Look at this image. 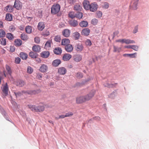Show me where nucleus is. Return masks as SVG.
I'll use <instances>...</instances> for the list:
<instances>
[{
    "label": "nucleus",
    "mask_w": 149,
    "mask_h": 149,
    "mask_svg": "<svg viewBox=\"0 0 149 149\" xmlns=\"http://www.w3.org/2000/svg\"><path fill=\"white\" fill-rule=\"evenodd\" d=\"M86 44L88 46H90L91 45V41L89 39H87L86 42Z\"/></svg>",
    "instance_id": "052dcab7"
},
{
    "label": "nucleus",
    "mask_w": 149,
    "mask_h": 149,
    "mask_svg": "<svg viewBox=\"0 0 149 149\" xmlns=\"http://www.w3.org/2000/svg\"><path fill=\"white\" fill-rule=\"evenodd\" d=\"M67 72L65 68L64 67L59 68L58 69V72L60 74H65Z\"/></svg>",
    "instance_id": "9b49d317"
},
{
    "label": "nucleus",
    "mask_w": 149,
    "mask_h": 149,
    "mask_svg": "<svg viewBox=\"0 0 149 149\" xmlns=\"http://www.w3.org/2000/svg\"><path fill=\"white\" fill-rule=\"evenodd\" d=\"M96 90L93 89L86 95L81 96L76 98V102L77 104H81L91 100L94 96Z\"/></svg>",
    "instance_id": "f257e3e1"
},
{
    "label": "nucleus",
    "mask_w": 149,
    "mask_h": 149,
    "mask_svg": "<svg viewBox=\"0 0 149 149\" xmlns=\"http://www.w3.org/2000/svg\"><path fill=\"white\" fill-rule=\"evenodd\" d=\"M60 6L58 3L54 4L51 8V13L53 14H56L60 11Z\"/></svg>",
    "instance_id": "20e7f679"
},
{
    "label": "nucleus",
    "mask_w": 149,
    "mask_h": 149,
    "mask_svg": "<svg viewBox=\"0 0 149 149\" xmlns=\"http://www.w3.org/2000/svg\"><path fill=\"white\" fill-rule=\"evenodd\" d=\"M83 16V13L81 12H78L75 14V17L79 19L81 18Z\"/></svg>",
    "instance_id": "ea45409f"
},
{
    "label": "nucleus",
    "mask_w": 149,
    "mask_h": 149,
    "mask_svg": "<svg viewBox=\"0 0 149 149\" xmlns=\"http://www.w3.org/2000/svg\"><path fill=\"white\" fill-rule=\"evenodd\" d=\"M45 28L44 23L42 22H40L38 25V29L40 31H42Z\"/></svg>",
    "instance_id": "6ab92c4d"
},
{
    "label": "nucleus",
    "mask_w": 149,
    "mask_h": 149,
    "mask_svg": "<svg viewBox=\"0 0 149 149\" xmlns=\"http://www.w3.org/2000/svg\"><path fill=\"white\" fill-rule=\"evenodd\" d=\"M138 25L136 26L133 30V33H135L138 31Z\"/></svg>",
    "instance_id": "0e129e2a"
},
{
    "label": "nucleus",
    "mask_w": 149,
    "mask_h": 149,
    "mask_svg": "<svg viewBox=\"0 0 149 149\" xmlns=\"http://www.w3.org/2000/svg\"><path fill=\"white\" fill-rule=\"evenodd\" d=\"M49 31L46 30L42 32V35L44 36H47L49 35Z\"/></svg>",
    "instance_id": "c03bdc74"
},
{
    "label": "nucleus",
    "mask_w": 149,
    "mask_h": 149,
    "mask_svg": "<svg viewBox=\"0 0 149 149\" xmlns=\"http://www.w3.org/2000/svg\"><path fill=\"white\" fill-rule=\"evenodd\" d=\"M70 41L68 39L65 38L62 40L61 45H68Z\"/></svg>",
    "instance_id": "4be33fe9"
},
{
    "label": "nucleus",
    "mask_w": 149,
    "mask_h": 149,
    "mask_svg": "<svg viewBox=\"0 0 149 149\" xmlns=\"http://www.w3.org/2000/svg\"><path fill=\"white\" fill-rule=\"evenodd\" d=\"M19 56L22 59L26 60L27 58L28 55L26 53L21 52L19 54Z\"/></svg>",
    "instance_id": "a878e982"
},
{
    "label": "nucleus",
    "mask_w": 149,
    "mask_h": 149,
    "mask_svg": "<svg viewBox=\"0 0 149 149\" xmlns=\"http://www.w3.org/2000/svg\"><path fill=\"white\" fill-rule=\"evenodd\" d=\"M129 39H123V43H125L126 44H129Z\"/></svg>",
    "instance_id": "338daca9"
},
{
    "label": "nucleus",
    "mask_w": 149,
    "mask_h": 149,
    "mask_svg": "<svg viewBox=\"0 0 149 149\" xmlns=\"http://www.w3.org/2000/svg\"><path fill=\"white\" fill-rule=\"evenodd\" d=\"M54 39L56 42H60L61 41V37L59 35L56 36L54 37Z\"/></svg>",
    "instance_id": "09e8293b"
},
{
    "label": "nucleus",
    "mask_w": 149,
    "mask_h": 149,
    "mask_svg": "<svg viewBox=\"0 0 149 149\" xmlns=\"http://www.w3.org/2000/svg\"><path fill=\"white\" fill-rule=\"evenodd\" d=\"M84 49V46L81 43H77L75 45L74 49L77 52H81Z\"/></svg>",
    "instance_id": "6e6552de"
},
{
    "label": "nucleus",
    "mask_w": 149,
    "mask_h": 149,
    "mask_svg": "<svg viewBox=\"0 0 149 149\" xmlns=\"http://www.w3.org/2000/svg\"><path fill=\"white\" fill-rule=\"evenodd\" d=\"M51 47V43L49 41H47L45 44V47L47 49Z\"/></svg>",
    "instance_id": "5fc2aeb1"
},
{
    "label": "nucleus",
    "mask_w": 149,
    "mask_h": 149,
    "mask_svg": "<svg viewBox=\"0 0 149 149\" xmlns=\"http://www.w3.org/2000/svg\"><path fill=\"white\" fill-rule=\"evenodd\" d=\"M25 84L24 81L22 80H20L18 81L17 83V85L19 87H22Z\"/></svg>",
    "instance_id": "bb28decb"
},
{
    "label": "nucleus",
    "mask_w": 149,
    "mask_h": 149,
    "mask_svg": "<svg viewBox=\"0 0 149 149\" xmlns=\"http://www.w3.org/2000/svg\"><path fill=\"white\" fill-rule=\"evenodd\" d=\"M138 1L139 0H132L130 6V7L131 9L134 10H136L137 9Z\"/></svg>",
    "instance_id": "423d86ee"
},
{
    "label": "nucleus",
    "mask_w": 149,
    "mask_h": 149,
    "mask_svg": "<svg viewBox=\"0 0 149 149\" xmlns=\"http://www.w3.org/2000/svg\"><path fill=\"white\" fill-rule=\"evenodd\" d=\"M5 10L8 12H11L13 11V8L12 7L8 5L6 6L5 8Z\"/></svg>",
    "instance_id": "4c0bfd02"
},
{
    "label": "nucleus",
    "mask_w": 149,
    "mask_h": 149,
    "mask_svg": "<svg viewBox=\"0 0 149 149\" xmlns=\"http://www.w3.org/2000/svg\"><path fill=\"white\" fill-rule=\"evenodd\" d=\"M113 52H120L121 48L115 46H113Z\"/></svg>",
    "instance_id": "79ce46f5"
},
{
    "label": "nucleus",
    "mask_w": 149,
    "mask_h": 149,
    "mask_svg": "<svg viewBox=\"0 0 149 149\" xmlns=\"http://www.w3.org/2000/svg\"><path fill=\"white\" fill-rule=\"evenodd\" d=\"M16 29V27L15 26L13 25H10L9 27V30L10 32H13Z\"/></svg>",
    "instance_id": "3c124183"
},
{
    "label": "nucleus",
    "mask_w": 149,
    "mask_h": 149,
    "mask_svg": "<svg viewBox=\"0 0 149 149\" xmlns=\"http://www.w3.org/2000/svg\"><path fill=\"white\" fill-rule=\"evenodd\" d=\"M98 22V20L96 19L93 18L91 20V24L94 25H96Z\"/></svg>",
    "instance_id": "8fccbe9b"
},
{
    "label": "nucleus",
    "mask_w": 149,
    "mask_h": 149,
    "mask_svg": "<svg viewBox=\"0 0 149 149\" xmlns=\"http://www.w3.org/2000/svg\"><path fill=\"white\" fill-rule=\"evenodd\" d=\"M34 41L36 43L38 44L40 42V39L38 37H36L34 38Z\"/></svg>",
    "instance_id": "13d9d810"
},
{
    "label": "nucleus",
    "mask_w": 149,
    "mask_h": 149,
    "mask_svg": "<svg viewBox=\"0 0 149 149\" xmlns=\"http://www.w3.org/2000/svg\"><path fill=\"white\" fill-rule=\"evenodd\" d=\"M27 106L31 111L34 112H41L45 109V107L43 105H39L36 106L35 105L29 104Z\"/></svg>",
    "instance_id": "f03ea898"
},
{
    "label": "nucleus",
    "mask_w": 149,
    "mask_h": 149,
    "mask_svg": "<svg viewBox=\"0 0 149 149\" xmlns=\"http://www.w3.org/2000/svg\"><path fill=\"white\" fill-rule=\"evenodd\" d=\"M109 6V3L106 2L104 3L102 5V8L105 9H107L108 8Z\"/></svg>",
    "instance_id": "a18cd8bd"
},
{
    "label": "nucleus",
    "mask_w": 149,
    "mask_h": 149,
    "mask_svg": "<svg viewBox=\"0 0 149 149\" xmlns=\"http://www.w3.org/2000/svg\"><path fill=\"white\" fill-rule=\"evenodd\" d=\"M70 25L73 27H75L78 25V22L77 20H70L69 22Z\"/></svg>",
    "instance_id": "412c9836"
},
{
    "label": "nucleus",
    "mask_w": 149,
    "mask_h": 149,
    "mask_svg": "<svg viewBox=\"0 0 149 149\" xmlns=\"http://www.w3.org/2000/svg\"><path fill=\"white\" fill-rule=\"evenodd\" d=\"M32 50L35 52H39L40 50V47L38 45H34L32 47Z\"/></svg>",
    "instance_id": "5701e85b"
},
{
    "label": "nucleus",
    "mask_w": 149,
    "mask_h": 149,
    "mask_svg": "<svg viewBox=\"0 0 149 149\" xmlns=\"http://www.w3.org/2000/svg\"><path fill=\"white\" fill-rule=\"evenodd\" d=\"M116 94V91H114L112 93L109 95V97L111 98H113Z\"/></svg>",
    "instance_id": "49530a36"
},
{
    "label": "nucleus",
    "mask_w": 149,
    "mask_h": 149,
    "mask_svg": "<svg viewBox=\"0 0 149 149\" xmlns=\"http://www.w3.org/2000/svg\"><path fill=\"white\" fill-rule=\"evenodd\" d=\"M97 17L98 18H100L102 16V12L100 11H98L97 12Z\"/></svg>",
    "instance_id": "680f3d73"
},
{
    "label": "nucleus",
    "mask_w": 149,
    "mask_h": 149,
    "mask_svg": "<svg viewBox=\"0 0 149 149\" xmlns=\"http://www.w3.org/2000/svg\"><path fill=\"white\" fill-rule=\"evenodd\" d=\"M73 113L72 112H69L66 113L65 115V117H70L73 115Z\"/></svg>",
    "instance_id": "bf43d9fd"
},
{
    "label": "nucleus",
    "mask_w": 149,
    "mask_h": 149,
    "mask_svg": "<svg viewBox=\"0 0 149 149\" xmlns=\"http://www.w3.org/2000/svg\"><path fill=\"white\" fill-rule=\"evenodd\" d=\"M1 44L3 46L6 45V39L4 38H1L0 40Z\"/></svg>",
    "instance_id": "603ef678"
},
{
    "label": "nucleus",
    "mask_w": 149,
    "mask_h": 149,
    "mask_svg": "<svg viewBox=\"0 0 149 149\" xmlns=\"http://www.w3.org/2000/svg\"><path fill=\"white\" fill-rule=\"evenodd\" d=\"M117 83L114 84H109L107 83L104 84V87H107L108 88H113L116 86L117 85Z\"/></svg>",
    "instance_id": "393cba45"
},
{
    "label": "nucleus",
    "mask_w": 149,
    "mask_h": 149,
    "mask_svg": "<svg viewBox=\"0 0 149 149\" xmlns=\"http://www.w3.org/2000/svg\"><path fill=\"white\" fill-rule=\"evenodd\" d=\"M6 19L8 21H11L12 19V16L10 13H7L6 14Z\"/></svg>",
    "instance_id": "f704fd0d"
},
{
    "label": "nucleus",
    "mask_w": 149,
    "mask_h": 149,
    "mask_svg": "<svg viewBox=\"0 0 149 149\" xmlns=\"http://www.w3.org/2000/svg\"><path fill=\"white\" fill-rule=\"evenodd\" d=\"M20 2L19 1H15L14 3V7L17 10H19L21 8V6L20 4Z\"/></svg>",
    "instance_id": "aec40b11"
},
{
    "label": "nucleus",
    "mask_w": 149,
    "mask_h": 149,
    "mask_svg": "<svg viewBox=\"0 0 149 149\" xmlns=\"http://www.w3.org/2000/svg\"><path fill=\"white\" fill-rule=\"evenodd\" d=\"M77 77L79 79L82 78L83 77V75L82 73L78 72L76 74Z\"/></svg>",
    "instance_id": "864d4df0"
},
{
    "label": "nucleus",
    "mask_w": 149,
    "mask_h": 149,
    "mask_svg": "<svg viewBox=\"0 0 149 149\" xmlns=\"http://www.w3.org/2000/svg\"><path fill=\"white\" fill-rule=\"evenodd\" d=\"M25 31L28 34L31 33L32 31V27L31 26H26L25 28Z\"/></svg>",
    "instance_id": "7c9ffc66"
},
{
    "label": "nucleus",
    "mask_w": 149,
    "mask_h": 149,
    "mask_svg": "<svg viewBox=\"0 0 149 149\" xmlns=\"http://www.w3.org/2000/svg\"><path fill=\"white\" fill-rule=\"evenodd\" d=\"M20 37L22 40L24 41L27 40L28 39L27 35L24 33L21 34Z\"/></svg>",
    "instance_id": "72a5a7b5"
},
{
    "label": "nucleus",
    "mask_w": 149,
    "mask_h": 149,
    "mask_svg": "<svg viewBox=\"0 0 149 149\" xmlns=\"http://www.w3.org/2000/svg\"><path fill=\"white\" fill-rule=\"evenodd\" d=\"M90 32V30L88 28H85L83 29L81 31L82 35L86 36H87L89 35Z\"/></svg>",
    "instance_id": "f3484780"
},
{
    "label": "nucleus",
    "mask_w": 149,
    "mask_h": 149,
    "mask_svg": "<svg viewBox=\"0 0 149 149\" xmlns=\"http://www.w3.org/2000/svg\"><path fill=\"white\" fill-rule=\"evenodd\" d=\"M6 68L7 72L10 75L12 73V71H11L10 67L9 65H6Z\"/></svg>",
    "instance_id": "37998d69"
},
{
    "label": "nucleus",
    "mask_w": 149,
    "mask_h": 149,
    "mask_svg": "<svg viewBox=\"0 0 149 149\" xmlns=\"http://www.w3.org/2000/svg\"><path fill=\"white\" fill-rule=\"evenodd\" d=\"M20 58L18 57H17V58H16L15 60V62L17 64H19L20 63Z\"/></svg>",
    "instance_id": "69168bd1"
},
{
    "label": "nucleus",
    "mask_w": 149,
    "mask_h": 149,
    "mask_svg": "<svg viewBox=\"0 0 149 149\" xmlns=\"http://www.w3.org/2000/svg\"><path fill=\"white\" fill-rule=\"evenodd\" d=\"M3 87H1L2 91L3 93V95L5 96H6L8 95V87L7 83H6L5 84L3 85Z\"/></svg>",
    "instance_id": "39448f33"
},
{
    "label": "nucleus",
    "mask_w": 149,
    "mask_h": 149,
    "mask_svg": "<svg viewBox=\"0 0 149 149\" xmlns=\"http://www.w3.org/2000/svg\"><path fill=\"white\" fill-rule=\"evenodd\" d=\"M33 71V69L30 66H28L27 68V72L31 74Z\"/></svg>",
    "instance_id": "de8ad7c7"
},
{
    "label": "nucleus",
    "mask_w": 149,
    "mask_h": 149,
    "mask_svg": "<svg viewBox=\"0 0 149 149\" xmlns=\"http://www.w3.org/2000/svg\"><path fill=\"white\" fill-rule=\"evenodd\" d=\"M29 56L32 58H37L38 55L36 53L33 52H30L29 53Z\"/></svg>",
    "instance_id": "473e14b6"
},
{
    "label": "nucleus",
    "mask_w": 149,
    "mask_h": 149,
    "mask_svg": "<svg viewBox=\"0 0 149 149\" xmlns=\"http://www.w3.org/2000/svg\"><path fill=\"white\" fill-rule=\"evenodd\" d=\"M73 36L75 40H78L79 38L80 34L78 32H75L73 33Z\"/></svg>",
    "instance_id": "58836bf2"
},
{
    "label": "nucleus",
    "mask_w": 149,
    "mask_h": 149,
    "mask_svg": "<svg viewBox=\"0 0 149 149\" xmlns=\"http://www.w3.org/2000/svg\"><path fill=\"white\" fill-rule=\"evenodd\" d=\"M54 52L55 54L57 55H59L61 54L62 50L61 48L58 47L56 48L54 50Z\"/></svg>",
    "instance_id": "b1692460"
},
{
    "label": "nucleus",
    "mask_w": 149,
    "mask_h": 149,
    "mask_svg": "<svg viewBox=\"0 0 149 149\" xmlns=\"http://www.w3.org/2000/svg\"><path fill=\"white\" fill-rule=\"evenodd\" d=\"M65 49L68 52H71L73 50V48L72 45L68 44L65 46Z\"/></svg>",
    "instance_id": "a211bd4d"
},
{
    "label": "nucleus",
    "mask_w": 149,
    "mask_h": 149,
    "mask_svg": "<svg viewBox=\"0 0 149 149\" xmlns=\"http://www.w3.org/2000/svg\"><path fill=\"white\" fill-rule=\"evenodd\" d=\"M15 48L14 46H11L10 48V51L11 52H13L15 51Z\"/></svg>",
    "instance_id": "774afa93"
},
{
    "label": "nucleus",
    "mask_w": 149,
    "mask_h": 149,
    "mask_svg": "<svg viewBox=\"0 0 149 149\" xmlns=\"http://www.w3.org/2000/svg\"><path fill=\"white\" fill-rule=\"evenodd\" d=\"M82 9V6L81 5L77 4L74 6V9L76 11H81Z\"/></svg>",
    "instance_id": "c85d7f7f"
},
{
    "label": "nucleus",
    "mask_w": 149,
    "mask_h": 149,
    "mask_svg": "<svg viewBox=\"0 0 149 149\" xmlns=\"http://www.w3.org/2000/svg\"><path fill=\"white\" fill-rule=\"evenodd\" d=\"M70 31L68 29H65L62 32L63 35L66 37H69L70 35Z\"/></svg>",
    "instance_id": "9d476101"
},
{
    "label": "nucleus",
    "mask_w": 149,
    "mask_h": 149,
    "mask_svg": "<svg viewBox=\"0 0 149 149\" xmlns=\"http://www.w3.org/2000/svg\"><path fill=\"white\" fill-rule=\"evenodd\" d=\"M139 48L138 46L135 45H132V49L135 51H137Z\"/></svg>",
    "instance_id": "4d7b16f0"
},
{
    "label": "nucleus",
    "mask_w": 149,
    "mask_h": 149,
    "mask_svg": "<svg viewBox=\"0 0 149 149\" xmlns=\"http://www.w3.org/2000/svg\"><path fill=\"white\" fill-rule=\"evenodd\" d=\"M61 63V61L59 59H55L52 62V65L53 66L56 67L58 66Z\"/></svg>",
    "instance_id": "ddd939ff"
},
{
    "label": "nucleus",
    "mask_w": 149,
    "mask_h": 149,
    "mask_svg": "<svg viewBox=\"0 0 149 149\" xmlns=\"http://www.w3.org/2000/svg\"><path fill=\"white\" fill-rule=\"evenodd\" d=\"M6 35L5 31L3 29H0V38L4 37Z\"/></svg>",
    "instance_id": "a19ab883"
},
{
    "label": "nucleus",
    "mask_w": 149,
    "mask_h": 149,
    "mask_svg": "<svg viewBox=\"0 0 149 149\" xmlns=\"http://www.w3.org/2000/svg\"><path fill=\"white\" fill-rule=\"evenodd\" d=\"M0 111L1 114L3 115L5 119L11 122L9 119L7 113L2 108L0 109Z\"/></svg>",
    "instance_id": "dca6fc26"
},
{
    "label": "nucleus",
    "mask_w": 149,
    "mask_h": 149,
    "mask_svg": "<svg viewBox=\"0 0 149 149\" xmlns=\"http://www.w3.org/2000/svg\"><path fill=\"white\" fill-rule=\"evenodd\" d=\"M14 42L15 45L17 46H21L22 43V41L19 39L15 40Z\"/></svg>",
    "instance_id": "cd10ccee"
},
{
    "label": "nucleus",
    "mask_w": 149,
    "mask_h": 149,
    "mask_svg": "<svg viewBox=\"0 0 149 149\" xmlns=\"http://www.w3.org/2000/svg\"><path fill=\"white\" fill-rule=\"evenodd\" d=\"M82 59V57L80 55H77L74 57V60L75 61L78 62L80 61Z\"/></svg>",
    "instance_id": "c756f323"
},
{
    "label": "nucleus",
    "mask_w": 149,
    "mask_h": 149,
    "mask_svg": "<svg viewBox=\"0 0 149 149\" xmlns=\"http://www.w3.org/2000/svg\"><path fill=\"white\" fill-rule=\"evenodd\" d=\"M42 77V74L38 73L37 74L36 78L39 79H41Z\"/></svg>",
    "instance_id": "e2e57ef3"
},
{
    "label": "nucleus",
    "mask_w": 149,
    "mask_h": 149,
    "mask_svg": "<svg viewBox=\"0 0 149 149\" xmlns=\"http://www.w3.org/2000/svg\"><path fill=\"white\" fill-rule=\"evenodd\" d=\"M71 55L69 54H65L63 57V59L64 61H68L71 58Z\"/></svg>",
    "instance_id": "2eb2a0df"
},
{
    "label": "nucleus",
    "mask_w": 149,
    "mask_h": 149,
    "mask_svg": "<svg viewBox=\"0 0 149 149\" xmlns=\"http://www.w3.org/2000/svg\"><path fill=\"white\" fill-rule=\"evenodd\" d=\"M69 17L72 19H73L75 17V15H74L72 12L68 14Z\"/></svg>",
    "instance_id": "6e6d98bb"
},
{
    "label": "nucleus",
    "mask_w": 149,
    "mask_h": 149,
    "mask_svg": "<svg viewBox=\"0 0 149 149\" xmlns=\"http://www.w3.org/2000/svg\"><path fill=\"white\" fill-rule=\"evenodd\" d=\"M97 8L98 6L97 4L95 2H93L90 4L89 10L91 12H94L97 10Z\"/></svg>",
    "instance_id": "0eeeda50"
},
{
    "label": "nucleus",
    "mask_w": 149,
    "mask_h": 149,
    "mask_svg": "<svg viewBox=\"0 0 149 149\" xmlns=\"http://www.w3.org/2000/svg\"><path fill=\"white\" fill-rule=\"evenodd\" d=\"M39 92L38 90H30V91H18L17 92H14L16 97L22 96L23 94H28L29 95L35 94Z\"/></svg>",
    "instance_id": "7ed1b4c3"
},
{
    "label": "nucleus",
    "mask_w": 149,
    "mask_h": 149,
    "mask_svg": "<svg viewBox=\"0 0 149 149\" xmlns=\"http://www.w3.org/2000/svg\"><path fill=\"white\" fill-rule=\"evenodd\" d=\"M49 52L47 51L42 52L41 53L40 55L43 58H47L49 57Z\"/></svg>",
    "instance_id": "4468645a"
},
{
    "label": "nucleus",
    "mask_w": 149,
    "mask_h": 149,
    "mask_svg": "<svg viewBox=\"0 0 149 149\" xmlns=\"http://www.w3.org/2000/svg\"><path fill=\"white\" fill-rule=\"evenodd\" d=\"M6 37L10 40H12L14 38L13 35L10 33H7L6 35Z\"/></svg>",
    "instance_id": "e433bc0d"
},
{
    "label": "nucleus",
    "mask_w": 149,
    "mask_h": 149,
    "mask_svg": "<svg viewBox=\"0 0 149 149\" xmlns=\"http://www.w3.org/2000/svg\"><path fill=\"white\" fill-rule=\"evenodd\" d=\"M83 7L84 9L86 10H88L89 7L90 5V4L89 1L86 0H84L83 1Z\"/></svg>",
    "instance_id": "1a4fd4ad"
},
{
    "label": "nucleus",
    "mask_w": 149,
    "mask_h": 149,
    "mask_svg": "<svg viewBox=\"0 0 149 149\" xmlns=\"http://www.w3.org/2000/svg\"><path fill=\"white\" fill-rule=\"evenodd\" d=\"M136 54V53H134L131 54H123V56L124 57H126L127 56H129L131 58H134L135 57V56H134V55Z\"/></svg>",
    "instance_id": "c9c22d12"
},
{
    "label": "nucleus",
    "mask_w": 149,
    "mask_h": 149,
    "mask_svg": "<svg viewBox=\"0 0 149 149\" xmlns=\"http://www.w3.org/2000/svg\"><path fill=\"white\" fill-rule=\"evenodd\" d=\"M48 70L47 66L45 64H42L39 69V70L41 72H46Z\"/></svg>",
    "instance_id": "f8f14e48"
},
{
    "label": "nucleus",
    "mask_w": 149,
    "mask_h": 149,
    "mask_svg": "<svg viewBox=\"0 0 149 149\" xmlns=\"http://www.w3.org/2000/svg\"><path fill=\"white\" fill-rule=\"evenodd\" d=\"M88 22L86 21H83L79 23L80 26L82 27H85L88 25Z\"/></svg>",
    "instance_id": "2f4dec72"
}]
</instances>
